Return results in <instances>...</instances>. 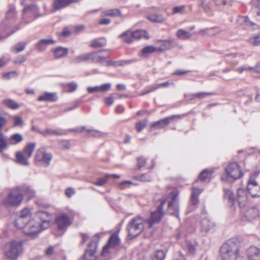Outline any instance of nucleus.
Instances as JSON below:
<instances>
[{
	"label": "nucleus",
	"mask_w": 260,
	"mask_h": 260,
	"mask_svg": "<svg viewBox=\"0 0 260 260\" xmlns=\"http://www.w3.org/2000/svg\"><path fill=\"white\" fill-rule=\"evenodd\" d=\"M52 218V214L47 212H37L34 218L27 223L24 234L30 237H35L50 226Z\"/></svg>",
	"instance_id": "nucleus-1"
},
{
	"label": "nucleus",
	"mask_w": 260,
	"mask_h": 260,
	"mask_svg": "<svg viewBox=\"0 0 260 260\" xmlns=\"http://www.w3.org/2000/svg\"><path fill=\"white\" fill-rule=\"evenodd\" d=\"M240 244L237 239H231L225 242L221 247L220 254L222 260H231L240 255Z\"/></svg>",
	"instance_id": "nucleus-2"
},
{
	"label": "nucleus",
	"mask_w": 260,
	"mask_h": 260,
	"mask_svg": "<svg viewBox=\"0 0 260 260\" xmlns=\"http://www.w3.org/2000/svg\"><path fill=\"white\" fill-rule=\"evenodd\" d=\"M23 200V194L17 186L10 189L7 196L3 200V204L7 207H17L21 204Z\"/></svg>",
	"instance_id": "nucleus-3"
},
{
	"label": "nucleus",
	"mask_w": 260,
	"mask_h": 260,
	"mask_svg": "<svg viewBox=\"0 0 260 260\" xmlns=\"http://www.w3.org/2000/svg\"><path fill=\"white\" fill-rule=\"evenodd\" d=\"M145 220L140 216L132 218L127 225L128 237L133 239L141 233L144 229Z\"/></svg>",
	"instance_id": "nucleus-4"
},
{
	"label": "nucleus",
	"mask_w": 260,
	"mask_h": 260,
	"mask_svg": "<svg viewBox=\"0 0 260 260\" xmlns=\"http://www.w3.org/2000/svg\"><path fill=\"white\" fill-rule=\"evenodd\" d=\"M22 251V244L20 241H11L5 247V254L11 260H17Z\"/></svg>",
	"instance_id": "nucleus-5"
},
{
	"label": "nucleus",
	"mask_w": 260,
	"mask_h": 260,
	"mask_svg": "<svg viewBox=\"0 0 260 260\" xmlns=\"http://www.w3.org/2000/svg\"><path fill=\"white\" fill-rule=\"evenodd\" d=\"M178 193L176 191L170 193L166 199L168 202V208L167 212L169 214L172 215L179 218V208L178 200L177 199Z\"/></svg>",
	"instance_id": "nucleus-6"
},
{
	"label": "nucleus",
	"mask_w": 260,
	"mask_h": 260,
	"mask_svg": "<svg viewBox=\"0 0 260 260\" xmlns=\"http://www.w3.org/2000/svg\"><path fill=\"white\" fill-rule=\"evenodd\" d=\"M166 203V199L165 197H163L160 199L159 204L157 206L156 210L152 212L150 218L146 220V222L148 224L149 228L152 227L154 223L159 222L161 220L162 217L165 214V212L162 209L163 206Z\"/></svg>",
	"instance_id": "nucleus-7"
},
{
	"label": "nucleus",
	"mask_w": 260,
	"mask_h": 260,
	"mask_svg": "<svg viewBox=\"0 0 260 260\" xmlns=\"http://www.w3.org/2000/svg\"><path fill=\"white\" fill-rule=\"evenodd\" d=\"M39 8L34 5L26 6L23 10L22 20L27 24L39 16Z\"/></svg>",
	"instance_id": "nucleus-8"
},
{
	"label": "nucleus",
	"mask_w": 260,
	"mask_h": 260,
	"mask_svg": "<svg viewBox=\"0 0 260 260\" xmlns=\"http://www.w3.org/2000/svg\"><path fill=\"white\" fill-rule=\"evenodd\" d=\"M100 239V234H95L92 238L90 243L88 245L83 255L84 260H95V253L96 251L98 242Z\"/></svg>",
	"instance_id": "nucleus-9"
},
{
	"label": "nucleus",
	"mask_w": 260,
	"mask_h": 260,
	"mask_svg": "<svg viewBox=\"0 0 260 260\" xmlns=\"http://www.w3.org/2000/svg\"><path fill=\"white\" fill-rule=\"evenodd\" d=\"M52 158L50 153L47 152L44 147L38 149L35 154V161L41 162L44 167H48Z\"/></svg>",
	"instance_id": "nucleus-10"
},
{
	"label": "nucleus",
	"mask_w": 260,
	"mask_h": 260,
	"mask_svg": "<svg viewBox=\"0 0 260 260\" xmlns=\"http://www.w3.org/2000/svg\"><path fill=\"white\" fill-rule=\"evenodd\" d=\"M259 172H255L250 178L247 185V190L253 198L260 197V186L255 180Z\"/></svg>",
	"instance_id": "nucleus-11"
},
{
	"label": "nucleus",
	"mask_w": 260,
	"mask_h": 260,
	"mask_svg": "<svg viewBox=\"0 0 260 260\" xmlns=\"http://www.w3.org/2000/svg\"><path fill=\"white\" fill-rule=\"evenodd\" d=\"M225 171L229 177L234 179H239L243 175L240 166L237 162L230 164L226 167Z\"/></svg>",
	"instance_id": "nucleus-12"
},
{
	"label": "nucleus",
	"mask_w": 260,
	"mask_h": 260,
	"mask_svg": "<svg viewBox=\"0 0 260 260\" xmlns=\"http://www.w3.org/2000/svg\"><path fill=\"white\" fill-rule=\"evenodd\" d=\"M103 50L99 52H91V60L93 62L100 63L103 66H110L116 64L115 62L111 60H107V56L103 55L102 52Z\"/></svg>",
	"instance_id": "nucleus-13"
},
{
	"label": "nucleus",
	"mask_w": 260,
	"mask_h": 260,
	"mask_svg": "<svg viewBox=\"0 0 260 260\" xmlns=\"http://www.w3.org/2000/svg\"><path fill=\"white\" fill-rule=\"evenodd\" d=\"M55 223L59 230L64 231L71 223L69 217L66 214L58 215L55 220Z\"/></svg>",
	"instance_id": "nucleus-14"
},
{
	"label": "nucleus",
	"mask_w": 260,
	"mask_h": 260,
	"mask_svg": "<svg viewBox=\"0 0 260 260\" xmlns=\"http://www.w3.org/2000/svg\"><path fill=\"white\" fill-rule=\"evenodd\" d=\"M120 242V240L119 237L116 235H112L110 238L108 244L104 247L102 253H108L109 249L117 247L119 245Z\"/></svg>",
	"instance_id": "nucleus-15"
},
{
	"label": "nucleus",
	"mask_w": 260,
	"mask_h": 260,
	"mask_svg": "<svg viewBox=\"0 0 260 260\" xmlns=\"http://www.w3.org/2000/svg\"><path fill=\"white\" fill-rule=\"evenodd\" d=\"M177 115H172L165 118L161 119L157 121L153 122L151 124L152 127L157 128H161L169 124L171 121H173L176 118L178 117Z\"/></svg>",
	"instance_id": "nucleus-16"
},
{
	"label": "nucleus",
	"mask_w": 260,
	"mask_h": 260,
	"mask_svg": "<svg viewBox=\"0 0 260 260\" xmlns=\"http://www.w3.org/2000/svg\"><path fill=\"white\" fill-rule=\"evenodd\" d=\"M58 96L56 92H45L38 98L40 102H55L58 100Z\"/></svg>",
	"instance_id": "nucleus-17"
},
{
	"label": "nucleus",
	"mask_w": 260,
	"mask_h": 260,
	"mask_svg": "<svg viewBox=\"0 0 260 260\" xmlns=\"http://www.w3.org/2000/svg\"><path fill=\"white\" fill-rule=\"evenodd\" d=\"M247 255L248 260H260V248L252 246L247 250Z\"/></svg>",
	"instance_id": "nucleus-18"
},
{
	"label": "nucleus",
	"mask_w": 260,
	"mask_h": 260,
	"mask_svg": "<svg viewBox=\"0 0 260 260\" xmlns=\"http://www.w3.org/2000/svg\"><path fill=\"white\" fill-rule=\"evenodd\" d=\"M18 187L20 192L27 197L28 200H30L36 196V191L31 187L26 185H21L18 186Z\"/></svg>",
	"instance_id": "nucleus-19"
},
{
	"label": "nucleus",
	"mask_w": 260,
	"mask_h": 260,
	"mask_svg": "<svg viewBox=\"0 0 260 260\" xmlns=\"http://www.w3.org/2000/svg\"><path fill=\"white\" fill-rule=\"evenodd\" d=\"M237 22L242 26L252 27L253 29H256L258 27L257 24L250 21L248 17L246 16L238 17L237 19Z\"/></svg>",
	"instance_id": "nucleus-20"
},
{
	"label": "nucleus",
	"mask_w": 260,
	"mask_h": 260,
	"mask_svg": "<svg viewBox=\"0 0 260 260\" xmlns=\"http://www.w3.org/2000/svg\"><path fill=\"white\" fill-rule=\"evenodd\" d=\"M127 34L129 36H133L134 39H140L142 38L147 39L149 38L148 33L144 30H137L133 32L128 30Z\"/></svg>",
	"instance_id": "nucleus-21"
},
{
	"label": "nucleus",
	"mask_w": 260,
	"mask_h": 260,
	"mask_svg": "<svg viewBox=\"0 0 260 260\" xmlns=\"http://www.w3.org/2000/svg\"><path fill=\"white\" fill-rule=\"evenodd\" d=\"M247 200V198L245 190L243 188H239L237 190V201L240 206H244Z\"/></svg>",
	"instance_id": "nucleus-22"
},
{
	"label": "nucleus",
	"mask_w": 260,
	"mask_h": 260,
	"mask_svg": "<svg viewBox=\"0 0 260 260\" xmlns=\"http://www.w3.org/2000/svg\"><path fill=\"white\" fill-rule=\"evenodd\" d=\"M16 162L22 166H28L29 164L28 161V157L25 156L21 152L17 151L15 153Z\"/></svg>",
	"instance_id": "nucleus-23"
},
{
	"label": "nucleus",
	"mask_w": 260,
	"mask_h": 260,
	"mask_svg": "<svg viewBox=\"0 0 260 260\" xmlns=\"http://www.w3.org/2000/svg\"><path fill=\"white\" fill-rule=\"evenodd\" d=\"M73 0H55L53 8L54 11L64 8L71 4Z\"/></svg>",
	"instance_id": "nucleus-24"
},
{
	"label": "nucleus",
	"mask_w": 260,
	"mask_h": 260,
	"mask_svg": "<svg viewBox=\"0 0 260 260\" xmlns=\"http://www.w3.org/2000/svg\"><path fill=\"white\" fill-rule=\"evenodd\" d=\"M69 50L67 48L58 47L53 50L55 57L59 58L64 57L68 54Z\"/></svg>",
	"instance_id": "nucleus-25"
},
{
	"label": "nucleus",
	"mask_w": 260,
	"mask_h": 260,
	"mask_svg": "<svg viewBox=\"0 0 260 260\" xmlns=\"http://www.w3.org/2000/svg\"><path fill=\"white\" fill-rule=\"evenodd\" d=\"M170 85V83L169 81H167L164 83H160L151 87L148 88L147 89L144 90V91L141 94V95L148 94L151 92L154 91L156 89L161 87H167Z\"/></svg>",
	"instance_id": "nucleus-26"
},
{
	"label": "nucleus",
	"mask_w": 260,
	"mask_h": 260,
	"mask_svg": "<svg viewBox=\"0 0 260 260\" xmlns=\"http://www.w3.org/2000/svg\"><path fill=\"white\" fill-rule=\"evenodd\" d=\"M176 37L180 40H186L189 39L192 34L189 32L183 29H178L176 34Z\"/></svg>",
	"instance_id": "nucleus-27"
},
{
	"label": "nucleus",
	"mask_w": 260,
	"mask_h": 260,
	"mask_svg": "<svg viewBox=\"0 0 260 260\" xmlns=\"http://www.w3.org/2000/svg\"><path fill=\"white\" fill-rule=\"evenodd\" d=\"M91 53L83 54L76 56L72 60V62L79 63L82 62L91 60Z\"/></svg>",
	"instance_id": "nucleus-28"
},
{
	"label": "nucleus",
	"mask_w": 260,
	"mask_h": 260,
	"mask_svg": "<svg viewBox=\"0 0 260 260\" xmlns=\"http://www.w3.org/2000/svg\"><path fill=\"white\" fill-rule=\"evenodd\" d=\"M202 190L197 188H193L192 190L190 203L193 205H196L199 202L198 196L202 192Z\"/></svg>",
	"instance_id": "nucleus-29"
},
{
	"label": "nucleus",
	"mask_w": 260,
	"mask_h": 260,
	"mask_svg": "<svg viewBox=\"0 0 260 260\" xmlns=\"http://www.w3.org/2000/svg\"><path fill=\"white\" fill-rule=\"evenodd\" d=\"M55 41L52 39H42L37 44V48L40 51L45 50L46 46L49 44H53Z\"/></svg>",
	"instance_id": "nucleus-30"
},
{
	"label": "nucleus",
	"mask_w": 260,
	"mask_h": 260,
	"mask_svg": "<svg viewBox=\"0 0 260 260\" xmlns=\"http://www.w3.org/2000/svg\"><path fill=\"white\" fill-rule=\"evenodd\" d=\"M29 221V220L27 219L18 217L15 221V226L17 229H23V231L24 232V228H25V226Z\"/></svg>",
	"instance_id": "nucleus-31"
},
{
	"label": "nucleus",
	"mask_w": 260,
	"mask_h": 260,
	"mask_svg": "<svg viewBox=\"0 0 260 260\" xmlns=\"http://www.w3.org/2000/svg\"><path fill=\"white\" fill-rule=\"evenodd\" d=\"M36 147L35 143H30L27 144L23 149V153L28 157L30 158Z\"/></svg>",
	"instance_id": "nucleus-32"
},
{
	"label": "nucleus",
	"mask_w": 260,
	"mask_h": 260,
	"mask_svg": "<svg viewBox=\"0 0 260 260\" xmlns=\"http://www.w3.org/2000/svg\"><path fill=\"white\" fill-rule=\"evenodd\" d=\"M147 19L152 22L162 23L165 21V18L160 14H152L147 16Z\"/></svg>",
	"instance_id": "nucleus-33"
},
{
	"label": "nucleus",
	"mask_w": 260,
	"mask_h": 260,
	"mask_svg": "<svg viewBox=\"0 0 260 260\" xmlns=\"http://www.w3.org/2000/svg\"><path fill=\"white\" fill-rule=\"evenodd\" d=\"M201 227L203 231L208 232L214 226V223L208 218H204L202 220Z\"/></svg>",
	"instance_id": "nucleus-34"
},
{
	"label": "nucleus",
	"mask_w": 260,
	"mask_h": 260,
	"mask_svg": "<svg viewBox=\"0 0 260 260\" xmlns=\"http://www.w3.org/2000/svg\"><path fill=\"white\" fill-rule=\"evenodd\" d=\"M106 40L104 38H101L92 41L90 46L92 48H100L106 46Z\"/></svg>",
	"instance_id": "nucleus-35"
},
{
	"label": "nucleus",
	"mask_w": 260,
	"mask_h": 260,
	"mask_svg": "<svg viewBox=\"0 0 260 260\" xmlns=\"http://www.w3.org/2000/svg\"><path fill=\"white\" fill-rule=\"evenodd\" d=\"M23 140L22 136L19 133H15L11 136L9 139V143L12 145H16Z\"/></svg>",
	"instance_id": "nucleus-36"
},
{
	"label": "nucleus",
	"mask_w": 260,
	"mask_h": 260,
	"mask_svg": "<svg viewBox=\"0 0 260 260\" xmlns=\"http://www.w3.org/2000/svg\"><path fill=\"white\" fill-rule=\"evenodd\" d=\"M258 215V211L256 208H252L248 209L246 214L245 216L249 220H252L253 219L257 217Z\"/></svg>",
	"instance_id": "nucleus-37"
},
{
	"label": "nucleus",
	"mask_w": 260,
	"mask_h": 260,
	"mask_svg": "<svg viewBox=\"0 0 260 260\" xmlns=\"http://www.w3.org/2000/svg\"><path fill=\"white\" fill-rule=\"evenodd\" d=\"M3 104L6 107L12 110H16L19 108V104L11 99H8L4 100Z\"/></svg>",
	"instance_id": "nucleus-38"
},
{
	"label": "nucleus",
	"mask_w": 260,
	"mask_h": 260,
	"mask_svg": "<svg viewBox=\"0 0 260 260\" xmlns=\"http://www.w3.org/2000/svg\"><path fill=\"white\" fill-rule=\"evenodd\" d=\"M223 198L227 200L231 205H233L235 199L233 191L229 189H224Z\"/></svg>",
	"instance_id": "nucleus-39"
},
{
	"label": "nucleus",
	"mask_w": 260,
	"mask_h": 260,
	"mask_svg": "<svg viewBox=\"0 0 260 260\" xmlns=\"http://www.w3.org/2000/svg\"><path fill=\"white\" fill-rule=\"evenodd\" d=\"M26 45V43L22 42H19L13 46L11 48V51L14 53H18L21 52L25 49Z\"/></svg>",
	"instance_id": "nucleus-40"
},
{
	"label": "nucleus",
	"mask_w": 260,
	"mask_h": 260,
	"mask_svg": "<svg viewBox=\"0 0 260 260\" xmlns=\"http://www.w3.org/2000/svg\"><path fill=\"white\" fill-rule=\"evenodd\" d=\"M16 14L15 7L13 5L8 6V10L6 13V17L7 19H11L15 17Z\"/></svg>",
	"instance_id": "nucleus-41"
},
{
	"label": "nucleus",
	"mask_w": 260,
	"mask_h": 260,
	"mask_svg": "<svg viewBox=\"0 0 260 260\" xmlns=\"http://www.w3.org/2000/svg\"><path fill=\"white\" fill-rule=\"evenodd\" d=\"M8 145L7 137L0 132V152L2 153L7 148Z\"/></svg>",
	"instance_id": "nucleus-42"
},
{
	"label": "nucleus",
	"mask_w": 260,
	"mask_h": 260,
	"mask_svg": "<svg viewBox=\"0 0 260 260\" xmlns=\"http://www.w3.org/2000/svg\"><path fill=\"white\" fill-rule=\"evenodd\" d=\"M162 45L160 48L157 49V50H165L170 49L173 47L174 42L172 40L161 41Z\"/></svg>",
	"instance_id": "nucleus-43"
},
{
	"label": "nucleus",
	"mask_w": 260,
	"mask_h": 260,
	"mask_svg": "<svg viewBox=\"0 0 260 260\" xmlns=\"http://www.w3.org/2000/svg\"><path fill=\"white\" fill-rule=\"evenodd\" d=\"M157 49L153 46H148L142 49L141 55L144 57L147 56L149 54L156 51Z\"/></svg>",
	"instance_id": "nucleus-44"
},
{
	"label": "nucleus",
	"mask_w": 260,
	"mask_h": 260,
	"mask_svg": "<svg viewBox=\"0 0 260 260\" xmlns=\"http://www.w3.org/2000/svg\"><path fill=\"white\" fill-rule=\"evenodd\" d=\"M39 133L44 136H52V135H62L63 134L62 133L58 132L55 130L51 129H46L45 131H40Z\"/></svg>",
	"instance_id": "nucleus-45"
},
{
	"label": "nucleus",
	"mask_w": 260,
	"mask_h": 260,
	"mask_svg": "<svg viewBox=\"0 0 260 260\" xmlns=\"http://www.w3.org/2000/svg\"><path fill=\"white\" fill-rule=\"evenodd\" d=\"M120 15V12L118 9H110L104 11L102 16H117Z\"/></svg>",
	"instance_id": "nucleus-46"
},
{
	"label": "nucleus",
	"mask_w": 260,
	"mask_h": 260,
	"mask_svg": "<svg viewBox=\"0 0 260 260\" xmlns=\"http://www.w3.org/2000/svg\"><path fill=\"white\" fill-rule=\"evenodd\" d=\"M249 43L255 46L260 45V34L251 37L249 39Z\"/></svg>",
	"instance_id": "nucleus-47"
},
{
	"label": "nucleus",
	"mask_w": 260,
	"mask_h": 260,
	"mask_svg": "<svg viewBox=\"0 0 260 260\" xmlns=\"http://www.w3.org/2000/svg\"><path fill=\"white\" fill-rule=\"evenodd\" d=\"M212 173L213 172L212 171L206 169L203 170L200 173L199 178L201 180L204 181L205 179L210 178L211 176Z\"/></svg>",
	"instance_id": "nucleus-48"
},
{
	"label": "nucleus",
	"mask_w": 260,
	"mask_h": 260,
	"mask_svg": "<svg viewBox=\"0 0 260 260\" xmlns=\"http://www.w3.org/2000/svg\"><path fill=\"white\" fill-rule=\"evenodd\" d=\"M147 122L146 119L140 120L136 123V129L138 132H141L146 126Z\"/></svg>",
	"instance_id": "nucleus-49"
},
{
	"label": "nucleus",
	"mask_w": 260,
	"mask_h": 260,
	"mask_svg": "<svg viewBox=\"0 0 260 260\" xmlns=\"http://www.w3.org/2000/svg\"><path fill=\"white\" fill-rule=\"evenodd\" d=\"M12 119L14 121V126H22L24 123L22 118L18 116H12Z\"/></svg>",
	"instance_id": "nucleus-50"
},
{
	"label": "nucleus",
	"mask_w": 260,
	"mask_h": 260,
	"mask_svg": "<svg viewBox=\"0 0 260 260\" xmlns=\"http://www.w3.org/2000/svg\"><path fill=\"white\" fill-rule=\"evenodd\" d=\"M31 216L30 210L28 208H24L23 209L20 213V215L19 217L27 219L28 220H30V218Z\"/></svg>",
	"instance_id": "nucleus-51"
},
{
	"label": "nucleus",
	"mask_w": 260,
	"mask_h": 260,
	"mask_svg": "<svg viewBox=\"0 0 260 260\" xmlns=\"http://www.w3.org/2000/svg\"><path fill=\"white\" fill-rule=\"evenodd\" d=\"M56 246H49L45 251V254L47 256H51L55 254Z\"/></svg>",
	"instance_id": "nucleus-52"
},
{
	"label": "nucleus",
	"mask_w": 260,
	"mask_h": 260,
	"mask_svg": "<svg viewBox=\"0 0 260 260\" xmlns=\"http://www.w3.org/2000/svg\"><path fill=\"white\" fill-rule=\"evenodd\" d=\"M109 178V174H106L104 177L100 178L94 182V184L98 186H103L107 181Z\"/></svg>",
	"instance_id": "nucleus-53"
},
{
	"label": "nucleus",
	"mask_w": 260,
	"mask_h": 260,
	"mask_svg": "<svg viewBox=\"0 0 260 260\" xmlns=\"http://www.w3.org/2000/svg\"><path fill=\"white\" fill-rule=\"evenodd\" d=\"M128 30L124 32L120 35V37L122 38L123 40L127 43H131L134 40L133 36H129L127 34Z\"/></svg>",
	"instance_id": "nucleus-54"
},
{
	"label": "nucleus",
	"mask_w": 260,
	"mask_h": 260,
	"mask_svg": "<svg viewBox=\"0 0 260 260\" xmlns=\"http://www.w3.org/2000/svg\"><path fill=\"white\" fill-rule=\"evenodd\" d=\"M185 248L188 251L190 254H193L196 251L195 245L191 243L188 241H186L185 243Z\"/></svg>",
	"instance_id": "nucleus-55"
},
{
	"label": "nucleus",
	"mask_w": 260,
	"mask_h": 260,
	"mask_svg": "<svg viewBox=\"0 0 260 260\" xmlns=\"http://www.w3.org/2000/svg\"><path fill=\"white\" fill-rule=\"evenodd\" d=\"M153 260H164L165 254L164 251L159 250L156 251Z\"/></svg>",
	"instance_id": "nucleus-56"
},
{
	"label": "nucleus",
	"mask_w": 260,
	"mask_h": 260,
	"mask_svg": "<svg viewBox=\"0 0 260 260\" xmlns=\"http://www.w3.org/2000/svg\"><path fill=\"white\" fill-rule=\"evenodd\" d=\"M201 6L203 10L207 12H209L211 9L210 3L206 2L205 0L201 1Z\"/></svg>",
	"instance_id": "nucleus-57"
},
{
	"label": "nucleus",
	"mask_w": 260,
	"mask_h": 260,
	"mask_svg": "<svg viewBox=\"0 0 260 260\" xmlns=\"http://www.w3.org/2000/svg\"><path fill=\"white\" fill-rule=\"evenodd\" d=\"M77 86L78 84L75 82H70L68 83L66 85L68 91L69 92H73L76 90Z\"/></svg>",
	"instance_id": "nucleus-58"
},
{
	"label": "nucleus",
	"mask_w": 260,
	"mask_h": 260,
	"mask_svg": "<svg viewBox=\"0 0 260 260\" xmlns=\"http://www.w3.org/2000/svg\"><path fill=\"white\" fill-rule=\"evenodd\" d=\"M88 135L90 137H100L102 136L101 132L94 129H86Z\"/></svg>",
	"instance_id": "nucleus-59"
},
{
	"label": "nucleus",
	"mask_w": 260,
	"mask_h": 260,
	"mask_svg": "<svg viewBox=\"0 0 260 260\" xmlns=\"http://www.w3.org/2000/svg\"><path fill=\"white\" fill-rule=\"evenodd\" d=\"M136 178L142 181H149L151 180V177L147 174H142L136 177Z\"/></svg>",
	"instance_id": "nucleus-60"
},
{
	"label": "nucleus",
	"mask_w": 260,
	"mask_h": 260,
	"mask_svg": "<svg viewBox=\"0 0 260 260\" xmlns=\"http://www.w3.org/2000/svg\"><path fill=\"white\" fill-rule=\"evenodd\" d=\"M213 29L212 28H207L205 29L201 30L200 32L202 34L203 36H211L214 35V34L213 33Z\"/></svg>",
	"instance_id": "nucleus-61"
},
{
	"label": "nucleus",
	"mask_w": 260,
	"mask_h": 260,
	"mask_svg": "<svg viewBox=\"0 0 260 260\" xmlns=\"http://www.w3.org/2000/svg\"><path fill=\"white\" fill-rule=\"evenodd\" d=\"M196 93V99H203L206 98L208 95H212V93L211 92H200L195 93Z\"/></svg>",
	"instance_id": "nucleus-62"
},
{
	"label": "nucleus",
	"mask_w": 260,
	"mask_h": 260,
	"mask_svg": "<svg viewBox=\"0 0 260 260\" xmlns=\"http://www.w3.org/2000/svg\"><path fill=\"white\" fill-rule=\"evenodd\" d=\"M251 5L253 8H256L258 12L257 15H260V0H252Z\"/></svg>",
	"instance_id": "nucleus-63"
},
{
	"label": "nucleus",
	"mask_w": 260,
	"mask_h": 260,
	"mask_svg": "<svg viewBox=\"0 0 260 260\" xmlns=\"http://www.w3.org/2000/svg\"><path fill=\"white\" fill-rule=\"evenodd\" d=\"M26 60V58L25 56L21 55L17 57L13 61L14 63L15 64L22 63L25 62Z\"/></svg>",
	"instance_id": "nucleus-64"
}]
</instances>
